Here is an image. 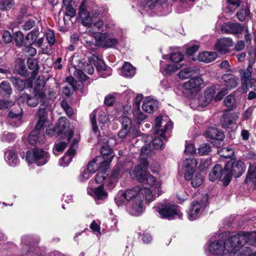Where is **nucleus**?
I'll return each instance as SVG.
<instances>
[{
  "label": "nucleus",
  "instance_id": "obj_32",
  "mask_svg": "<svg viewBox=\"0 0 256 256\" xmlns=\"http://www.w3.org/2000/svg\"><path fill=\"white\" fill-rule=\"evenodd\" d=\"M217 57V54L214 52H204L199 54L198 60L199 61L208 63L214 61Z\"/></svg>",
  "mask_w": 256,
  "mask_h": 256
},
{
  "label": "nucleus",
  "instance_id": "obj_10",
  "mask_svg": "<svg viewBox=\"0 0 256 256\" xmlns=\"http://www.w3.org/2000/svg\"><path fill=\"white\" fill-rule=\"evenodd\" d=\"M197 166V160L196 158H187L184 162L182 168L184 171V178L186 180L192 179Z\"/></svg>",
  "mask_w": 256,
  "mask_h": 256
},
{
  "label": "nucleus",
  "instance_id": "obj_56",
  "mask_svg": "<svg viewBox=\"0 0 256 256\" xmlns=\"http://www.w3.org/2000/svg\"><path fill=\"white\" fill-rule=\"evenodd\" d=\"M16 43L18 46H21L24 43V34L21 32H17L16 33Z\"/></svg>",
  "mask_w": 256,
  "mask_h": 256
},
{
  "label": "nucleus",
  "instance_id": "obj_44",
  "mask_svg": "<svg viewBox=\"0 0 256 256\" xmlns=\"http://www.w3.org/2000/svg\"><path fill=\"white\" fill-rule=\"evenodd\" d=\"M212 147L210 144H202L198 148V153L200 155H207L211 152Z\"/></svg>",
  "mask_w": 256,
  "mask_h": 256
},
{
  "label": "nucleus",
  "instance_id": "obj_37",
  "mask_svg": "<svg viewBox=\"0 0 256 256\" xmlns=\"http://www.w3.org/2000/svg\"><path fill=\"white\" fill-rule=\"evenodd\" d=\"M196 73V70L194 68H186L180 71L178 76L181 79H186Z\"/></svg>",
  "mask_w": 256,
  "mask_h": 256
},
{
  "label": "nucleus",
  "instance_id": "obj_35",
  "mask_svg": "<svg viewBox=\"0 0 256 256\" xmlns=\"http://www.w3.org/2000/svg\"><path fill=\"white\" fill-rule=\"evenodd\" d=\"M135 72V68L129 62H125L122 68V74L124 76L132 77Z\"/></svg>",
  "mask_w": 256,
  "mask_h": 256
},
{
  "label": "nucleus",
  "instance_id": "obj_57",
  "mask_svg": "<svg viewBox=\"0 0 256 256\" xmlns=\"http://www.w3.org/2000/svg\"><path fill=\"white\" fill-rule=\"evenodd\" d=\"M134 115L138 123L143 121L146 118V114L140 112L138 110L134 112Z\"/></svg>",
  "mask_w": 256,
  "mask_h": 256
},
{
  "label": "nucleus",
  "instance_id": "obj_6",
  "mask_svg": "<svg viewBox=\"0 0 256 256\" xmlns=\"http://www.w3.org/2000/svg\"><path fill=\"white\" fill-rule=\"evenodd\" d=\"M153 208L155 212L159 214L162 218L170 220L182 216V213L178 207L170 202H164L157 204Z\"/></svg>",
  "mask_w": 256,
  "mask_h": 256
},
{
  "label": "nucleus",
  "instance_id": "obj_60",
  "mask_svg": "<svg viewBox=\"0 0 256 256\" xmlns=\"http://www.w3.org/2000/svg\"><path fill=\"white\" fill-rule=\"evenodd\" d=\"M24 48H23V50L28 54L30 56H34L36 53V48L31 46L32 45L24 44Z\"/></svg>",
  "mask_w": 256,
  "mask_h": 256
},
{
  "label": "nucleus",
  "instance_id": "obj_47",
  "mask_svg": "<svg viewBox=\"0 0 256 256\" xmlns=\"http://www.w3.org/2000/svg\"><path fill=\"white\" fill-rule=\"evenodd\" d=\"M218 154L222 157L228 158L234 154V150L228 148H224L218 150Z\"/></svg>",
  "mask_w": 256,
  "mask_h": 256
},
{
  "label": "nucleus",
  "instance_id": "obj_18",
  "mask_svg": "<svg viewBox=\"0 0 256 256\" xmlns=\"http://www.w3.org/2000/svg\"><path fill=\"white\" fill-rule=\"evenodd\" d=\"M118 40L115 38L109 37L106 33L100 34V36L97 40L98 45L102 47L110 48L118 44Z\"/></svg>",
  "mask_w": 256,
  "mask_h": 256
},
{
  "label": "nucleus",
  "instance_id": "obj_29",
  "mask_svg": "<svg viewBox=\"0 0 256 256\" xmlns=\"http://www.w3.org/2000/svg\"><path fill=\"white\" fill-rule=\"evenodd\" d=\"M215 94L216 91L214 87L207 88L205 90L204 97L201 96L200 98V100H204V102L200 103V106L202 107L206 106L212 100Z\"/></svg>",
  "mask_w": 256,
  "mask_h": 256
},
{
  "label": "nucleus",
  "instance_id": "obj_8",
  "mask_svg": "<svg viewBox=\"0 0 256 256\" xmlns=\"http://www.w3.org/2000/svg\"><path fill=\"white\" fill-rule=\"evenodd\" d=\"M48 158L47 152L38 148L28 151L26 155V160L28 163L35 162L38 166L45 164L48 162Z\"/></svg>",
  "mask_w": 256,
  "mask_h": 256
},
{
  "label": "nucleus",
  "instance_id": "obj_20",
  "mask_svg": "<svg viewBox=\"0 0 256 256\" xmlns=\"http://www.w3.org/2000/svg\"><path fill=\"white\" fill-rule=\"evenodd\" d=\"M224 84L226 88V89L230 90L236 88L238 84V78L232 74H226L222 76Z\"/></svg>",
  "mask_w": 256,
  "mask_h": 256
},
{
  "label": "nucleus",
  "instance_id": "obj_51",
  "mask_svg": "<svg viewBox=\"0 0 256 256\" xmlns=\"http://www.w3.org/2000/svg\"><path fill=\"white\" fill-rule=\"evenodd\" d=\"M14 4L13 0H2L0 2V10H10Z\"/></svg>",
  "mask_w": 256,
  "mask_h": 256
},
{
  "label": "nucleus",
  "instance_id": "obj_63",
  "mask_svg": "<svg viewBox=\"0 0 256 256\" xmlns=\"http://www.w3.org/2000/svg\"><path fill=\"white\" fill-rule=\"evenodd\" d=\"M74 74L78 78L82 80H86L88 76L82 70L76 69L74 71Z\"/></svg>",
  "mask_w": 256,
  "mask_h": 256
},
{
  "label": "nucleus",
  "instance_id": "obj_2",
  "mask_svg": "<svg viewBox=\"0 0 256 256\" xmlns=\"http://www.w3.org/2000/svg\"><path fill=\"white\" fill-rule=\"evenodd\" d=\"M172 128V122L167 116H158L154 120L153 126V132L154 134H160V136H156L152 140V145L156 149H161L164 146L162 138H166L165 134Z\"/></svg>",
  "mask_w": 256,
  "mask_h": 256
},
{
  "label": "nucleus",
  "instance_id": "obj_41",
  "mask_svg": "<svg viewBox=\"0 0 256 256\" xmlns=\"http://www.w3.org/2000/svg\"><path fill=\"white\" fill-rule=\"evenodd\" d=\"M191 184L194 188L199 187L203 182V176L200 173H196L194 176L192 175Z\"/></svg>",
  "mask_w": 256,
  "mask_h": 256
},
{
  "label": "nucleus",
  "instance_id": "obj_42",
  "mask_svg": "<svg viewBox=\"0 0 256 256\" xmlns=\"http://www.w3.org/2000/svg\"><path fill=\"white\" fill-rule=\"evenodd\" d=\"M181 64H168L164 68L163 73L165 75H170L176 72L178 70L182 68Z\"/></svg>",
  "mask_w": 256,
  "mask_h": 256
},
{
  "label": "nucleus",
  "instance_id": "obj_3",
  "mask_svg": "<svg viewBox=\"0 0 256 256\" xmlns=\"http://www.w3.org/2000/svg\"><path fill=\"white\" fill-rule=\"evenodd\" d=\"M148 164V162L147 160H142L132 171L133 174L139 182L147 184L152 188H157L158 196H159L161 194L160 190L161 182L160 180H156L150 173L146 172Z\"/></svg>",
  "mask_w": 256,
  "mask_h": 256
},
{
  "label": "nucleus",
  "instance_id": "obj_45",
  "mask_svg": "<svg viewBox=\"0 0 256 256\" xmlns=\"http://www.w3.org/2000/svg\"><path fill=\"white\" fill-rule=\"evenodd\" d=\"M226 0L228 4V9L230 12H233L240 5V0Z\"/></svg>",
  "mask_w": 256,
  "mask_h": 256
},
{
  "label": "nucleus",
  "instance_id": "obj_46",
  "mask_svg": "<svg viewBox=\"0 0 256 256\" xmlns=\"http://www.w3.org/2000/svg\"><path fill=\"white\" fill-rule=\"evenodd\" d=\"M92 27L96 32L102 34L101 32L104 30V22L101 20H98L96 22H92V25L90 26Z\"/></svg>",
  "mask_w": 256,
  "mask_h": 256
},
{
  "label": "nucleus",
  "instance_id": "obj_17",
  "mask_svg": "<svg viewBox=\"0 0 256 256\" xmlns=\"http://www.w3.org/2000/svg\"><path fill=\"white\" fill-rule=\"evenodd\" d=\"M86 0H84L80 5L79 16L82 24L86 26H90L92 24V19L90 16V12L85 8Z\"/></svg>",
  "mask_w": 256,
  "mask_h": 256
},
{
  "label": "nucleus",
  "instance_id": "obj_54",
  "mask_svg": "<svg viewBox=\"0 0 256 256\" xmlns=\"http://www.w3.org/2000/svg\"><path fill=\"white\" fill-rule=\"evenodd\" d=\"M96 111L92 112L90 114V119L92 125V128L94 132H96L98 130V127L96 124Z\"/></svg>",
  "mask_w": 256,
  "mask_h": 256
},
{
  "label": "nucleus",
  "instance_id": "obj_23",
  "mask_svg": "<svg viewBox=\"0 0 256 256\" xmlns=\"http://www.w3.org/2000/svg\"><path fill=\"white\" fill-rule=\"evenodd\" d=\"M238 118V114L236 113L224 114L221 120L222 124L223 127L228 128L232 125H234Z\"/></svg>",
  "mask_w": 256,
  "mask_h": 256
},
{
  "label": "nucleus",
  "instance_id": "obj_14",
  "mask_svg": "<svg viewBox=\"0 0 256 256\" xmlns=\"http://www.w3.org/2000/svg\"><path fill=\"white\" fill-rule=\"evenodd\" d=\"M204 206L202 202L194 201L192 202L188 210V218L190 220H196L204 209Z\"/></svg>",
  "mask_w": 256,
  "mask_h": 256
},
{
  "label": "nucleus",
  "instance_id": "obj_28",
  "mask_svg": "<svg viewBox=\"0 0 256 256\" xmlns=\"http://www.w3.org/2000/svg\"><path fill=\"white\" fill-rule=\"evenodd\" d=\"M100 152L102 155L108 156L106 159L102 156V162L104 163V165L108 168V164L112 162L114 157L112 150L109 146L106 144L102 147Z\"/></svg>",
  "mask_w": 256,
  "mask_h": 256
},
{
  "label": "nucleus",
  "instance_id": "obj_36",
  "mask_svg": "<svg viewBox=\"0 0 256 256\" xmlns=\"http://www.w3.org/2000/svg\"><path fill=\"white\" fill-rule=\"evenodd\" d=\"M38 30L37 29L32 30L26 36L24 42V44L32 45L34 43L38 36Z\"/></svg>",
  "mask_w": 256,
  "mask_h": 256
},
{
  "label": "nucleus",
  "instance_id": "obj_58",
  "mask_svg": "<svg viewBox=\"0 0 256 256\" xmlns=\"http://www.w3.org/2000/svg\"><path fill=\"white\" fill-rule=\"evenodd\" d=\"M92 174L88 170V169L86 168L83 170L82 172L80 178L81 181H84L88 179L92 176Z\"/></svg>",
  "mask_w": 256,
  "mask_h": 256
},
{
  "label": "nucleus",
  "instance_id": "obj_24",
  "mask_svg": "<svg viewBox=\"0 0 256 256\" xmlns=\"http://www.w3.org/2000/svg\"><path fill=\"white\" fill-rule=\"evenodd\" d=\"M28 140L32 145L35 144L37 142L43 144L44 142V134L37 130H33L30 134Z\"/></svg>",
  "mask_w": 256,
  "mask_h": 256
},
{
  "label": "nucleus",
  "instance_id": "obj_7",
  "mask_svg": "<svg viewBox=\"0 0 256 256\" xmlns=\"http://www.w3.org/2000/svg\"><path fill=\"white\" fill-rule=\"evenodd\" d=\"M44 82V81L38 82L33 90L31 95L23 94L20 98L26 100L27 104L31 107L36 106L38 103L46 98Z\"/></svg>",
  "mask_w": 256,
  "mask_h": 256
},
{
  "label": "nucleus",
  "instance_id": "obj_53",
  "mask_svg": "<svg viewBox=\"0 0 256 256\" xmlns=\"http://www.w3.org/2000/svg\"><path fill=\"white\" fill-rule=\"evenodd\" d=\"M95 65L98 71L100 72L101 70H104L107 67L106 66L104 62L100 59L96 57V59L94 60Z\"/></svg>",
  "mask_w": 256,
  "mask_h": 256
},
{
  "label": "nucleus",
  "instance_id": "obj_62",
  "mask_svg": "<svg viewBox=\"0 0 256 256\" xmlns=\"http://www.w3.org/2000/svg\"><path fill=\"white\" fill-rule=\"evenodd\" d=\"M15 138V134L10 132L4 133L2 136V140L8 142L13 141Z\"/></svg>",
  "mask_w": 256,
  "mask_h": 256
},
{
  "label": "nucleus",
  "instance_id": "obj_11",
  "mask_svg": "<svg viewBox=\"0 0 256 256\" xmlns=\"http://www.w3.org/2000/svg\"><path fill=\"white\" fill-rule=\"evenodd\" d=\"M78 142V140L76 138L72 140L66 154L60 160V166L63 167L68 166L72 160V156L76 153Z\"/></svg>",
  "mask_w": 256,
  "mask_h": 256
},
{
  "label": "nucleus",
  "instance_id": "obj_38",
  "mask_svg": "<svg viewBox=\"0 0 256 256\" xmlns=\"http://www.w3.org/2000/svg\"><path fill=\"white\" fill-rule=\"evenodd\" d=\"M27 64L29 69L33 70L32 72V78H34L38 74V69L37 60L34 58H28Z\"/></svg>",
  "mask_w": 256,
  "mask_h": 256
},
{
  "label": "nucleus",
  "instance_id": "obj_15",
  "mask_svg": "<svg viewBox=\"0 0 256 256\" xmlns=\"http://www.w3.org/2000/svg\"><path fill=\"white\" fill-rule=\"evenodd\" d=\"M233 45L232 38H224L218 40L215 44V50L221 54L229 51V48Z\"/></svg>",
  "mask_w": 256,
  "mask_h": 256
},
{
  "label": "nucleus",
  "instance_id": "obj_30",
  "mask_svg": "<svg viewBox=\"0 0 256 256\" xmlns=\"http://www.w3.org/2000/svg\"><path fill=\"white\" fill-rule=\"evenodd\" d=\"M102 156H98L94 158L91 162H90L87 167L88 170L92 174L94 173L98 170V163L100 162V170L104 166V163L102 162Z\"/></svg>",
  "mask_w": 256,
  "mask_h": 256
},
{
  "label": "nucleus",
  "instance_id": "obj_59",
  "mask_svg": "<svg viewBox=\"0 0 256 256\" xmlns=\"http://www.w3.org/2000/svg\"><path fill=\"white\" fill-rule=\"evenodd\" d=\"M46 38L48 42L50 45H52L55 42V38L54 32L50 30H48L46 32Z\"/></svg>",
  "mask_w": 256,
  "mask_h": 256
},
{
  "label": "nucleus",
  "instance_id": "obj_16",
  "mask_svg": "<svg viewBox=\"0 0 256 256\" xmlns=\"http://www.w3.org/2000/svg\"><path fill=\"white\" fill-rule=\"evenodd\" d=\"M203 80L199 77L193 78L183 84V88L192 92H198L200 89V86Z\"/></svg>",
  "mask_w": 256,
  "mask_h": 256
},
{
  "label": "nucleus",
  "instance_id": "obj_48",
  "mask_svg": "<svg viewBox=\"0 0 256 256\" xmlns=\"http://www.w3.org/2000/svg\"><path fill=\"white\" fill-rule=\"evenodd\" d=\"M12 92L9 83L7 82H3L0 84V94H10Z\"/></svg>",
  "mask_w": 256,
  "mask_h": 256
},
{
  "label": "nucleus",
  "instance_id": "obj_43",
  "mask_svg": "<svg viewBox=\"0 0 256 256\" xmlns=\"http://www.w3.org/2000/svg\"><path fill=\"white\" fill-rule=\"evenodd\" d=\"M224 104L228 108H233L236 106V100L234 94H230L224 100Z\"/></svg>",
  "mask_w": 256,
  "mask_h": 256
},
{
  "label": "nucleus",
  "instance_id": "obj_5",
  "mask_svg": "<svg viewBox=\"0 0 256 256\" xmlns=\"http://www.w3.org/2000/svg\"><path fill=\"white\" fill-rule=\"evenodd\" d=\"M244 164L240 160H230L227 162L223 169L220 176L224 184L227 186L230 182L232 176L237 178L244 172Z\"/></svg>",
  "mask_w": 256,
  "mask_h": 256
},
{
  "label": "nucleus",
  "instance_id": "obj_19",
  "mask_svg": "<svg viewBox=\"0 0 256 256\" xmlns=\"http://www.w3.org/2000/svg\"><path fill=\"white\" fill-rule=\"evenodd\" d=\"M242 237H244V242L242 241L238 242V246L242 247L247 243H250L251 245L256 244V232H242L236 234Z\"/></svg>",
  "mask_w": 256,
  "mask_h": 256
},
{
  "label": "nucleus",
  "instance_id": "obj_22",
  "mask_svg": "<svg viewBox=\"0 0 256 256\" xmlns=\"http://www.w3.org/2000/svg\"><path fill=\"white\" fill-rule=\"evenodd\" d=\"M88 194L94 196L96 200H104L108 197V192L104 190L102 185L94 188H90L88 190Z\"/></svg>",
  "mask_w": 256,
  "mask_h": 256
},
{
  "label": "nucleus",
  "instance_id": "obj_64",
  "mask_svg": "<svg viewBox=\"0 0 256 256\" xmlns=\"http://www.w3.org/2000/svg\"><path fill=\"white\" fill-rule=\"evenodd\" d=\"M14 103L11 100H0V109H6L12 106Z\"/></svg>",
  "mask_w": 256,
  "mask_h": 256
},
{
  "label": "nucleus",
  "instance_id": "obj_31",
  "mask_svg": "<svg viewBox=\"0 0 256 256\" xmlns=\"http://www.w3.org/2000/svg\"><path fill=\"white\" fill-rule=\"evenodd\" d=\"M5 159L10 166H14L18 163V158L15 151L10 149L5 152Z\"/></svg>",
  "mask_w": 256,
  "mask_h": 256
},
{
  "label": "nucleus",
  "instance_id": "obj_49",
  "mask_svg": "<svg viewBox=\"0 0 256 256\" xmlns=\"http://www.w3.org/2000/svg\"><path fill=\"white\" fill-rule=\"evenodd\" d=\"M11 82H12L16 88L18 90L20 91L25 88V82L22 80L12 78L11 80Z\"/></svg>",
  "mask_w": 256,
  "mask_h": 256
},
{
  "label": "nucleus",
  "instance_id": "obj_34",
  "mask_svg": "<svg viewBox=\"0 0 256 256\" xmlns=\"http://www.w3.org/2000/svg\"><path fill=\"white\" fill-rule=\"evenodd\" d=\"M118 136L120 138L126 137V138H128V140H130L136 136L137 132L132 128H122V130L119 132Z\"/></svg>",
  "mask_w": 256,
  "mask_h": 256
},
{
  "label": "nucleus",
  "instance_id": "obj_50",
  "mask_svg": "<svg viewBox=\"0 0 256 256\" xmlns=\"http://www.w3.org/2000/svg\"><path fill=\"white\" fill-rule=\"evenodd\" d=\"M61 106L68 116H71L72 115V108L68 104V103L66 100H63L62 101Z\"/></svg>",
  "mask_w": 256,
  "mask_h": 256
},
{
  "label": "nucleus",
  "instance_id": "obj_33",
  "mask_svg": "<svg viewBox=\"0 0 256 256\" xmlns=\"http://www.w3.org/2000/svg\"><path fill=\"white\" fill-rule=\"evenodd\" d=\"M222 172V166L219 164H216L209 174L210 180L212 182H214L219 178V180L222 182V180L220 179Z\"/></svg>",
  "mask_w": 256,
  "mask_h": 256
},
{
  "label": "nucleus",
  "instance_id": "obj_27",
  "mask_svg": "<svg viewBox=\"0 0 256 256\" xmlns=\"http://www.w3.org/2000/svg\"><path fill=\"white\" fill-rule=\"evenodd\" d=\"M158 106V102L156 100L146 98L142 106V108L144 111L149 113L152 114L156 110Z\"/></svg>",
  "mask_w": 256,
  "mask_h": 256
},
{
  "label": "nucleus",
  "instance_id": "obj_13",
  "mask_svg": "<svg viewBox=\"0 0 256 256\" xmlns=\"http://www.w3.org/2000/svg\"><path fill=\"white\" fill-rule=\"evenodd\" d=\"M230 248L222 256H256V254L251 252L247 247L244 248Z\"/></svg>",
  "mask_w": 256,
  "mask_h": 256
},
{
  "label": "nucleus",
  "instance_id": "obj_4",
  "mask_svg": "<svg viewBox=\"0 0 256 256\" xmlns=\"http://www.w3.org/2000/svg\"><path fill=\"white\" fill-rule=\"evenodd\" d=\"M244 237L236 234L230 236L224 241L222 240H216L210 242L208 250L210 253L215 255H222L230 248H239L238 242H244Z\"/></svg>",
  "mask_w": 256,
  "mask_h": 256
},
{
  "label": "nucleus",
  "instance_id": "obj_26",
  "mask_svg": "<svg viewBox=\"0 0 256 256\" xmlns=\"http://www.w3.org/2000/svg\"><path fill=\"white\" fill-rule=\"evenodd\" d=\"M241 80V87L244 93L246 92V83L247 81L252 78V72L250 66L246 70H240V71Z\"/></svg>",
  "mask_w": 256,
  "mask_h": 256
},
{
  "label": "nucleus",
  "instance_id": "obj_9",
  "mask_svg": "<svg viewBox=\"0 0 256 256\" xmlns=\"http://www.w3.org/2000/svg\"><path fill=\"white\" fill-rule=\"evenodd\" d=\"M54 131L62 138H67L68 142L73 136V130L70 127V123L65 118H61L58 120V124Z\"/></svg>",
  "mask_w": 256,
  "mask_h": 256
},
{
  "label": "nucleus",
  "instance_id": "obj_52",
  "mask_svg": "<svg viewBox=\"0 0 256 256\" xmlns=\"http://www.w3.org/2000/svg\"><path fill=\"white\" fill-rule=\"evenodd\" d=\"M247 178L251 180L256 178V163L250 164Z\"/></svg>",
  "mask_w": 256,
  "mask_h": 256
},
{
  "label": "nucleus",
  "instance_id": "obj_39",
  "mask_svg": "<svg viewBox=\"0 0 256 256\" xmlns=\"http://www.w3.org/2000/svg\"><path fill=\"white\" fill-rule=\"evenodd\" d=\"M249 14H250V10L246 6L242 5L240 10L236 14V16L240 21L244 22Z\"/></svg>",
  "mask_w": 256,
  "mask_h": 256
},
{
  "label": "nucleus",
  "instance_id": "obj_25",
  "mask_svg": "<svg viewBox=\"0 0 256 256\" xmlns=\"http://www.w3.org/2000/svg\"><path fill=\"white\" fill-rule=\"evenodd\" d=\"M206 136L210 138L220 141L222 140L224 138V135L222 132L213 127L210 128L206 130Z\"/></svg>",
  "mask_w": 256,
  "mask_h": 256
},
{
  "label": "nucleus",
  "instance_id": "obj_55",
  "mask_svg": "<svg viewBox=\"0 0 256 256\" xmlns=\"http://www.w3.org/2000/svg\"><path fill=\"white\" fill-rule=\"evenodd\" d=\"M172 61L178 63L181 62L184 58V56L180 52H174L170 56Z\"/></svg>",
  "mask_w": 256,
  "mask_h": 256
},
{
  "label": "nucleus",
  "instance_id": "obj_61",
  "mask_svg": "<svg viewBox=\"0 0 256 256\" xmlns=\"http://www.w3.org/2000/svg\"><path fill=\"white\" fill-rule=\"evenodd\" d=\"M122 124L123 128H128L131 127L132 120L130 118L127 116H124L122 118Z\"/></svg>",
  "mask_w": 256,
  "mask_h": 256
},
{
  "label": "nucleus",
  "instance_id": "obj_12",
  "mask_svg": "<svg viewBox=\"0 0 256 256\" xmlns=\"http://www.w3.org/2000/svg\"><path fill=\"white\" fill-rule=\"evenodd\" d=\"M244 28L238 23L226 22L221 26V32L224 34H241Z\"/></svg>",
  "mask_w": 256,
  "mask_h": 256
},
{
  "label": "nucleus",
  "instance_id": "obj_1",
  "mask_svg": "<svg viewBox=\"0 0 256 256\" xmlns=\"http://www.w3.org/2000/svg\"><path fill=\"white\" fill-rule=\"evenodd\" d=\"M144 198L147 202L154 200L152 190L149 188L138 186L124 192H120L115 198V202L118 206H120L131 201L128 212L132 216H138L144 210L142 200Z\"/></svg>",
  "mask_w": 256,
  "mask_h": 256
},
{
  "label": "nucleus",
  "instance_id": "obj_21",
  "mask_svg": "<svg viewBox=\"0 0 256 256\" xmlns=\"http://www.w3.org/2000/svg\"><path fill=\"white\" fill-rule=\"evenodd\" d=\"M46 112L44 108H40L37 112L38 122L34 130H37L44 134V125L47 120Z\"/></svg>",
  "mask_w": 256,
  "mask_h": 256
},
{
  "label": "nucleus",
  "instance_id": "obj_40",
  "mask_svg": "<svg viewBox=\"0 0 256 256\" xmlns=\"http://www.w3.org/2000/svg\"><path fill=\"white\" fill-rule=\"evenodd\" d=\"M104 168H102L101 170H100V171L95 178V181L97 184H101L102 182L108 176L106 170L108 168V166L106 168V165H104Z\"/></svg>",
  "mask_w": 256,
  "mask_h": 256
}]
</instances>
